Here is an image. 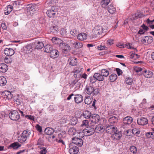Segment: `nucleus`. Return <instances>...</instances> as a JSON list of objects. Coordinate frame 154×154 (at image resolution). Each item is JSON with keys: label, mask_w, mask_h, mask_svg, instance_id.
<instances>
[{"label": "nucleus", "mask_w": 154, "mask_h": 154, "mask_svg": "<svg viewBox=\"0 0 154 154\" xmlns=\"http://www.w3.org/2000/svg\"><path fill=\"white\" fill-rule=\"evenodd\" d=\"M89 80L91 84H93L97 80L95 78V77H94V75L93 76L89 77Z\"/></svg>", "instance_id": "49530a36"}, {"label": "nucleus", "mask_w": 154, "mask_h": 154, "mask_svg": "<svg viewBox=\"0 0 154 154\" xmlns=\"http://www.w3.org/2000/svg\"><path fill=\"white\" fill-rule=\"evenodd\" d=\"M36 129L38 131L40 132H41L42 131V127L39 125H37L35 126Z\"/></svg>", "instance_id": "338daca9"}, {"label": "nucleus", "mask_w": 154, "mask_h": 154, "mask_svg": "<svg viewBox=\"0 0 154 154\" xmlns=\"http://www.w3.org/2000/svg\"><path fill=\"white\" fill-rule=\"evenodd\" d=\"M19 112L20 113L21 116H25V117L29 119V115L27 114V113L24 111V110L22 111L20 109H18Z\"/></svg>", "instance_id": "37998d69"}, {"label": "nucleus", "mask_w": 154, "mask_h": 154, "mask_svg": "<svg viewBox=\"0 0 154 154\" xmlns=\"http://www.w3.org/2000/svg\"><path fill=\"white\" fill-rule=\"evenodd\" d=\"M113 136L115 138L117 139H119L122 136L121 134L119 132H116L113 135Z\"/></svg>", "instance_id": "864d4df0"}, {"label": "nucleus", "mask_w": 154, "mask_h": 154, "mask_svg": "<svg viewBox=\"0 0 154 154\" xmlns=\"http://www.w3.org/2000/svg\"><path fill=\"white\" fill-rule=\"evenodd\" d=\"M91 116L90 119L92 122L96 124L99 122L100 116L98 114H92Z\"/></svg>", "instance_id": "4468645a"}, {"label": "nucleus", "mask_w": 154, "mask_h": 154, "mask_svg": "<svg viewBox=\"0 0 154 154\" xmlns=\"http://www.w3.org/2000/svg\"><path fill=\"white\" fill-rule=\"evenodd\" d=\"M82 115L86 119H90L91 116V112L88 111H85L84 112Z\"/></svg>", "instance_id": "473e14b6"}, {"label": "nucleus", "mask_w": 154, "mask_h": 154, "mask_svg": "<svg viewBox=\"0 0 154 154\" xmlns=\"http://www.w3.org/2000/svg\"><path fill=\"white\" fill-rule=\"evenodd\" d=\"M100 73L103 76L106 77H107L109 74V72L105 69H102L101 70Z\"/></svg>", "instance_id": "4c0bfd02"}, {"label": "nucleus", "mask_w": 154, "mask_h": 154, "mask_svg": "<svg viewBox=\"0 0 154 154\" xmlns=\"http://www.w3.org/2000/svg\"><path fill=\"white\" fill-rule=\"evenodd\" d=\"M142 74L145 77L147 78H150L153 75L152 72L148 70H143L142 72Z\"/></svg>", "instance_id": "f3484780"}, {"label": "nucleus", "mask_w": 154, "mask_h": 154, "mask_svg": "<svg viewBox=\"0 0 154 154\" xmlns=\"http://www.w3.org/2000/svg\"><path fill=\"white\" fill-rule=\"evenodd\" d=\"M114 40L113 39H109L107 40V43L108 45H112L114 43Z\"/></svg>", "instance_id": "0e129e2a"}, {"label": "nucleus", "mask_w": 154, "mask_h": 154, "mask_svg": "<svg viewBox=\"0 0 154 154\" xmlns=\"http://www.w3.org/2000/svg\"><path fill=\"white\" fill-rule=\"evenodd\" d=\"M10 119L13 121H17L20 118L19 112L16 110L11 111L9 114Z\"/></svg>", "instance_id": "7ed1b4c3"}, {"label": "nucleus", "mask_w": 154, "mask_h": 154, "mask_svg": "<svg viewBox=\"0 0 154 154\" xmlns=\"http://www.w3.org/2000/svg\"><path fill=\"white\" fill-rule=\"evenodd\" d=\"M60 33L63 36H66L67 35L66 29L64 28H62L60 31Z\"/></svg>", "instance_id": "de8ad7c7"}, {"label": "nucleus", "mask_w": 154, "mask_h": 154, "mask_svg": "<svg viewBox=\"0 0 154 154\" xmlns=\"http://www.w3.org/2000/svg\"><path fill=\"white\" fill-rule=\"evenodd\" d=\"M69 152L70 154H76L79 151V148L73 143H71L69 145Z\"/></svg>", "instance_id": "423d86ee"}, {"label": "nucleus", "mask_w": 154, "mask_h": 154, "mask_svg": "<svg viewBox=\"0 0 154 154\" xmlns=\"http://www.w3.org/2000/svg\"><path fill=\"white\" fill-rule=\"evenodd\" d=\"M153 41L152 36H147L143 37L141 40L142 42L145 45H148L151 43Z\"/></svg>", "instance_id": "0eeeda50"}, {"label": "nucleus", "mask_w": 154, "mask_h": 154, "mask_svg": "<svg viewBox=\"0 0 154 154\" xmlns=\"http://www.w3.org/2000/svg\"><path fill=\"white\" fill-rule=\"evenodd\" d=\"M92 101V99H91L89 96L86 97L85 100V103L87 104H90Z\"/></svg>", "instance_id": "79ce46f5"}, {"label": "nucleus", "mask_w": 154, "mask_h": 154, "mask_svg": "<svg viewBox=\"0 0 154 154\" xmlns=\"http://www.w3.org/2000/svg\"><path fill=\"white\" fill-rule=\"evenodd\" d=\"M29 135L28 130H25L22 134L18 137V140L20 143L24 142L26 140Z\"/></svg>", "instance_id": "39448f33"}, {"label": "nucleus", "mask_w": 154, "mask_h": 154, "mask_svg": "<svg viewBox=\"0 0 154 154\" xmlns=\"http://www.w3.org/2000/svg\"><path fill=\"white\" fill-rule=\"evenodd\" d=\"M78 33V31L75 29L72 30L70 32V34L74 36L76 35Z\"/></svg>", "instance_id": "8fccbe9b"}, {"label": "nucleus", "mask_w": 154, "mask_h": 154, "mask_svg": "<svg viewBox=\"0 0 154 154\" xmlns=\"http://www.w3.org/2000/svg\"><path fill=\"white\" fill-rule=\"evenodd\" d=\"M95 132L94 128L92 127H87L83 131L82 133H81L82 136H79L81 138L84 137V135L87 136H91Z\"/></svg>", "instance_id": "f03ea898"}, {"label": "nucleus", "mask_w": 154, "mask_h": 154, "mask_svg": "<svg viewBox=\"0 0 154 154\" xmlns=\"http://www.w3.org/2000/svg\"><path fill=\"white\" fill-rule=\"evenodd\" d=\"M126 83L128 85H131L132 84L133 82V79L130 77H128L126 79Z\"/></svg>", "instance_id": "a18cd8bd"}, {"label": "nucleus", "mask_w": 154, "mask_h": 154, "mask_svg": "<svg viewBox=\"0 0 154 154\" xmlns=\"http://www.w3.org/2000/svg\"><path fill=\"white\" fill-rule=\"evenodd\" d=\"M146 24L152 29H154V19H152L151 17H149L146 20H144Z\"/></svg>", "instance_id": "9b49d317"}, {"label": "nucleus", "mask_w": 154, "mask_h": 154, "mask_svg": "<svg viewBox=\"0 0 154 154\" xmlns=\"http://www.w3.org/2000/svg\"><path fill=\"white\" fill-rule=\"evenodd\" d=\"M68 61L70 65L74 66L76 65L77 62L76 59L74 57H72L68 60Z\"/></svg>", "instance_id": "f704fd0d"}, {"label": "nucleus", "mask_w": 154, "mask_h": 154, "mask_svg": "<svg viewBox=\"0 0 154 154\" xmlns=\"http://www.w3.org/2000/svg\"><path fill=\"white\" fill-rule=\"evenodd\" d=\"M143 16V15L141 12L140 11H137L133 16L132 19L134 20H135L138 18H141Z\"/></svg>", "instance_id": "412c9836"}, {"label": "nucleus", "mask_w": 154, "mask_h": 154, "mask_svg": "<svg viewBox=\"0 0 154 154\" xmlns=\"http://www.w3.org/2000/svg\"><path fill=\"white\" fill-rule=\"evenodd\" d=\"M77 122V119L75 117H73L70 119V123L71 125H75Z\"/></svg>", "instance_id": "c03bdc74"}, {"label": "nucleus", "mask_w": 154, "mask_h": 154, "mask_svg": "<svg viewBox=\"0 0 154 154\" xmlns=\"http://www.w3.org/2000/svg\"><path fill=\"white\" fill-rule=\"evenodd\" d=\"M98 49L99 50H106L107 48L105 46L99 45L97 47Z\"/></svg>", "instance_id": "13d9d810"}, {"label": "nucleus", "mask_w": 154, "mask_h": 154, "mask_svg": "<svg viewBox=\"0 0 154 154\" xmlns=\"http://www.w3.org/2000/svg\"><path fill=\"white\" fill-rule=\"evenodd\" d=\"M95 131L96 132H98V131H104L103 126V125L99 124L96 126L95 128L94 129Z\"/></svg>", "instance_id": "2f4dec72"}, {"label": "nucleus", "mask_w": 154, "mask_h": 154, "mask_svg": "<svg viewBox=\"0 0 154 154\" xmlns=\"http://www.w3.org/2000/svg\"><path fill=\"white\" fill-rule=\"evenodd\" d=\"M117 75L115 74H112L109 76V80L111 82L115 81L117 78Z\"/></svg>", "instance_id": "58836bf2"}, {"label": "nucleus", "mask_w": 154, "mask_h": 154, "mask_svg": "<svg viewBox=\"0 0 154 154\" xmlns=\"http://www.w3.org/2000/svg\"><path fill=\"white\" fill-rule=\"evenodd\" d=\"M137 122L138 124L140 125H144L148 123V120L145 118L141 117L137 119Z\"/></svg>", "instance_id": "f8f14e48"}, {"label": "nucleus", "mask_w": 154, "mask_h": 154, "mask_svg": "<svg viewBox=\"0 0 154 154\" xmlns=\"http://www.w3.org/2000/svg\"><path fill=\"white\" fill-rule=\"evenodd\" d=\"M8 69L7 65L5 63L0 64V72H5Z\"/></svg>", "instance_id": "5701e85b"}, {"label": "nucleus", "mask_w": 154, "mask_h": 154, "mask_svg": "<svg viewBox=\"0 0 154 154\" xmlns=\"http://www.w3.org/2000/svg\"><path fill=\"white\" fill-rule=\"evenodd\" d=\"M110 0H102L101 2L102 6L103 8H105L106 6L108 5Z\"/></svg>", "instance_id": "ea45409f"}, {"label": "nucleus", "mask_w": 154, "mask_h": 154, "mask_svg": "<svg viewBox=\"0 0 154 154\" xmlns=\"http://www.w3.org/2000/svg\"><path fill=\"white\" fill-rule=\"evenodd\" d=\"M142 28L140 29L139 30L138 33L140 34H144L147 31L148 29V27L146 26L144 24H143L141 26Z\"/></svg>", "instance_id": "6ab92c4d"}, {"label": "nucleus", "mask_w": 154, "mask_h": 154, "mask_svg": "<svg viewBox=\"0 0 154 154\" xmlns=\"http://www.w3.org/2000/svg\"><path fill=\"white\" fill-rule=\"evenodd\" d=\"M107 9L108 12L111 14H113L116 11L115 8L113 5H111L108 6Z\"/></svg>", "instance_id": "7c9ffc66"}, {"label": "nucleus", "mask_w": 154, "mask_h": 154, "mask_svg": "<svg viewBox=\"0 0 154 154\" xmlns=\"http://www.w3.org/2000/svg\"><path fill=\"white\" fill-rule=\"evenodd\" d=\"M89 121L87 120H84L82 122L81 126H82L88 127L89 126Z\"/></svg>", "instance_id": "603ef678"}, {"label": "nucleus", "mask_w": 154, "mask_h": 154, "mask_svg": "<svg viewBox=\"0 0 154 154\" xmlns=\"http://www.w3.org/2000/svg\"><path fill=\"white\" fill-rule=\"evenodd\" d=\"M7 83L6 79L3 76L0 77V85L1 86H5Z\"/></svg>", "instance_id": "e433bc0d"}, {"label": "nucleus", "mask_w": 154, "mask_h": 154, "mask_svg": "<svg viewBox=\"0 0 154 154\" xmlns=\"http://www.w3.org/2000/svg\"><path fill=\"white\" fill-rule=\"evenodd\" d=\"M72 44L76 48H81L83 46L82 44L79 42L73 41L72 42Z\"/></svg>", "instance_id": "cd10ccee"}, {"label": "nucleus", "mask_w": 154, "mask_h": 154, "mask_svg": "<svg viewBox=\"0 0 154 154\" xmlns=\"http://www.w3.org/2000/svg\"><path fill=\"white\" fill-rule=\"evenodd\" d=\"M50 53V57L53 58H55L58 57V51L57 50H52Z\"/></svg>", "instance_id": "a878e982"}, {"label": "nucleus", "mask_w": 154, "mask_h": 154, "mask_svg": "<svg viewBox=\"0 0 154 154\" xmlns=\"http://www.w3.org/2000/svg\"><path fill=\"white\" fill-rule=\"evenodd\" d=\"M75 102L77 103H81L83 101V97L80 94H76L74 98Z\"/></svg>", "instance_id": "a211bd4d"}, {"label": "nucleus", "mask_w": 154, "mask_h": 154, "mask_svg": "<svg viewBox=\"0 0 154 154\" xmlns=\"http://www.w3.org/2000/svg\"><path fill=\"white\" fill-rule=\"evenodd\" d=\"M4 61L6 63H9L11 62V60L10 58H8L6 57L4 59Z\"/></svg>", "instance_id": "e2e57ef3"}, {"label": "nucleus", "mask_w": 154, "mask_h": 154, "mask_svg": "<svg viewBox=\"0 0 154 154\" xmlns=\"http://www.w3.org/2000/svg\"><path fill=\"white\" fill-rule=\"evenodd\" d=\"M72 143L75 145H76L79 146H81L83 144V140L79 138H72Z\"/></svg>", "instance_id": "9d476101"}, {"label": "nucleus", "mask_w": 154, "mask_h": 154, "mask_svg": "<svg viewBox=\"0 0 154 154\" xmlns=\"http://www.w3.org/2000/svg\"><path fill=\"white\" fill-rule=\"evenodd\" d=\"M59 46L61 49L63 50L64 52H65L70 49V46L65 43H60Z\"/></svg>", "instance_id": "2eb2a0df"}, {"label": "nucleus", "mask_w": 154, "mask_h": 154, "mask_svg": "<svg viewBox=\"0 0 154 154\" xmlns=\"http://www.w3.org/2000/svg\"><path fill=\"white\" fill-rule=\"evenodd\" d=\"M35 11V6L32 4H29V15H32L34 14Z\"/></svg>", "instance_id": "72a5a7b5"}, {"label": "nucleus", "mask_w": 154, "mask_h": 154, "mask_svg": "<svg viewBox=\"0 0 154 154\" xmlns=\"http://www.w3.org/2000/svg\"><path fill=\"white\" fill-rule=\"evenodd\" d=\"M112 125H108L106 128V131L109 133L111 134V131H112Z\"/></svg>", "instance_id": "5fc2aeb1"}, {"label": "nucleus", "mask_w": 154, "mask_h": 154, "mask_svg": "<svg viewBox=\"0 0 154 154\" xmlns=\"http://www.w3.org/2000/svg\"><path fill=\"white\" fill-rule=\"evenodd\" d=\"M94 77L97 80L99 81H102L104 80L103 76L101 73H96L94 74Z\"/></svg>", "instance_id": "b1692460"}, {"label": "nucleus", "mask_w": 154, "mask_h": 154, "mask_svg": "<svg viewBox=\"0 0 154 154\" xmlns=\"http://www.w3.org/2000/svg\"><path fill=\"white\" fill-rule=\"evenodd\" d=\"M132 45H133L132 44H131L129 43H128L126 44L125 46V47L127 48L132 49L134 48Z\"/></svg>", "instance_id": "680f3d73"}, {"label": "nucleus", "mask_w": 154, "mask_h": 154, "mask_svg": "<svg viewBox=\"0 0 154 154\" xmlns=\"http://www.w3.org/2000/svg\"><path fill=\"white\" fill-rule=\"evenodd\" d=\"M146 136L148 138H153L154 137V132H148L146 134Z\"/></svg>", "instance_id": "3c124183"}, {"label": "nucleus", "mask_w": 154, "mask_h": 154, "mask_svg": "<svg viewBox=\"0 0 154 154\" xmlns=\"http://www.w3.org/2000/svg\"><path fill=\"white\" fill-rule=\"evenodd\" d=\"M130 151L133 154L135 153L137 151V148L134 146H131L130 147Z\"/></svg>", "instance_id": "09e8293b"}, {"label": "nucleus", "mask_w": 154, "mask_h": 154, "mask_svg": "<svg viewBox=\"0 0 154 154\" xmlns=\"http://www.w3.org/2000/svg\"><path fill=\"white\" fill-rule=\"evenodd\" d=\"M21 145L17 142H14L11 144L9 146V148H13L14 149H17L20 147Z\"/></svg>", "instance_id": "bb28decb"}, {"label": "nucleus", "mask_w": 154, "mask_h": 154, "mask_svg": "<svg viewBox=\"0 0 154 154\" xmlns=\"http://www.w3.org/2000/svg\"><path fill=\"white\" fill-rule=\"evenodd\" d=\"M117 132V128L116 127L112 126V131H111V134L114 135L116 132Z\"/></svg>", "instance_id": "4d7b16f0"}, {"label": "nucleus", "mask_w": 154, "mask_h": 154, "mask_svg": "<svg viewBox=\"0 0 154 154\" xmlns=\"http://www.w3.org/2000/svg\"><path fill=\"white\" fill-rule=\"evenodd\" d=\"M52 50V46L49 45L47 44L44 47V51L46 53H50Z\"/></svg>", "instance_id": "c756f323"}, {"label": "nucleus", "mask_w": 154, "mask_h": 154, "mask_svg": "<svg viewBox=\"0 0 154 154\" xmlns=\"http://www.w3.org/2000/svg\"><path fill=\"white\" fill-rule=\"evenodd\" d=\"M44 142L41 138H39L37 144L38 145H43Z\"/></svg>", "instance_id": "774afa93"}, {"label": "nucleus", "mask_w": 154, "mask_h": 154, "mask_svg": "<svg viewBox=\"0 0 154 154\" xmlns=\"http://www.w3.org/2000/svg\"><path fill=\"white\" fill-rule=\"evenodd\" d=\"M85 91L88 94L92 95L93 96L97 95L99 92L97 90L95 89L93 86L90 85L86 86Z\"/></svg>", "instance_id": "f257e3e1"}, {"label": "nucleus", "mask_w": 154, "mask_h": 154, "mask_svg": "<svg viewBox=\"0 0 154 154\" xmlns=\"http://www.w3.org/2000/svg\"><path fill=\"white\" fill-rule=\"evenodd\" d=\"M103 29V28L102 26H97L94 27L92 31L94 34L96 35H98L102 33Z\"/></svg>", "instance_id": "6e6552de"}, {"label": "nucleus", "mask_w": 154, "mask_h": 154, "mask_svg": "<svg viewBox=\"0 0 154 154\" xmlns=\"http://www.w3.org/2000/svg\"><path fill=\"white\" fill-rule=\"evenodd\" d=\"M133 121V119L130 116H127L124 118L123 121V123L125 125H129Z\"/></svg>", "instance_id": "aec40b11"}, {"label": "nucleus", "mask_w": 154, "mask_h": 154, "mask_svg": "<svg viewBox=\"0 0 154 154\" xmlns=\"http://www.w3.org/2000/svg\"><path fill=\"white\" fill-rule=\"evenodd\" d=\"M14 101L16 103V104L17 105L20 104L21 102V100L18 98H14Z\"/></svg>", "instance_id": "bf43d9fd"}, {"label": "nucleus", "mask_w": 154, "mask_h": 154, "mask_svg": "<svg viewBox=\"0 0 154 154\" xmlns=\"http://www.w3.org/2000/svg\"><path fill=\"white\" fill-rule=\"evenodd\" d=\"M13 7L11 5H8L6 8L5 10V15H7L12 11Z\"/></svg>", "instance_id": "c9c22d12"}, {"label": "nucleus", "mask_w": 154, "mask_h": 154, "mask_svg": "<svg viewBox=\"0 0 154 154\" xmlns=\"http://www.w3.org/2000/svg\"><path fill=\"white\" fill-rule=\"evenodd\" d=\"M28 47L29 46L28 45L27 46L24 47L22 51L25 54L27 55L28 56V53H29Z\"/></svg>", "instance_id": "a19ab883"}, {"label": "nucleus", "mask_w": 154, "mask_h": 154, "mask_svg": "<svg viewBox=\"0 0 154 154\" xmlns=\"http://www.w3.org/2000/svg\"><path fill=\"white\" fill-rule=\"evenodd\" d=\"M82 69V68H77L74 71L75 74L74 75V76L75 77H77V74H78L80 72Z\"/></svg>", "instance_id": "6e6d98bb"}, {"label": "nucleus", "mask_w": 154, "mask_h": 154, "mask_svg": "<svg viewBox=\"0 0 154 154\" xmlns=\"http://www.w3.org/2000/svg\"><path fill=\"white\" fill-rule=\"evenodd\" d=\"M30 46L31 47V49L32 48L40 49L42 48L44 46V44L42 42H38L37 44L36 42L32 43L31 44Z\"/></svg>", "instance_id": "1a4fd4ad"}, {"label": "nucleus", "mask_w": 154, "mask_h": 154, "mask_svg": "<svg viewBox=\"0 0 154 154\" xmlns=\"http://www.w3.org/2000/svg\"><path fill=\"white\" fill-rule=\"evenodd\" d=\"M54 132V130L52 128H47L45 129V133L48 135L52 134Z\"/></svg>", "instance_id": "c85d7f7f"}, {"label": "nucleus", "mask_w": 154, "mask_h": 154, "mask_svg": "<svg viewBox=\"0 0 154 154\" xmlns=\"http://www.w3.org/2000/svg\"><path fill=\"white\" fill-rule=\"evenodd\" d=\"M87 35L85 33H81L78 34V39L80 41H84L87 38Z\"/></svg>", "instance_id": "4be33fe9"}, {"label": "nucleus", "mask_w": 154, "mask_h": 154, "mask_svg": "<svg viewBox=\"0 0 154 154\" xmlns=\"http://www.w3.org/2000/svg\"><path fill=\"white\" fill-rule=\"evenodd\" d=\"M140 131L137 130L133 129L132 132L133 134H135L136 136H137L140 133Z\"/></svg>", "instance_id": "052dcab7"}, {"label": "nucleus", "mask_w": 154, "mask_h": 154, "mask_svg": "<svg viewBox=\"0 0 154 154\" xmlns=\"http://www.w3.org/2000/svg\"><path fill=\"white\" fill-rule=\"evenodd\" d=\"M4 53L7 56H11L14 54V51L11 48H7L5 49Z\"/></svg>", "instance_id": "dca6fc26"}, {"label": "nucleus", "mask_w": 154, "mask_h": 154, "mask_svg": "<svg viewBox=\"0 0 154 154\" xmlns=\"http://www.w3.org/2000/svg\"><path fill=\"white\" fill-rule=\"evenodd\" d=\"M46 13L49 17H54L57 14V10L56 7H52L50 10H48Z\"/></svg>", "instance_id": "20e7f679"}, {"label": "nucleus", "mask_w": 154, "mask_h": 154, "mask_svg": "<svg viewBox=\"0 0 154 154\" xmlns=\"http://www.w3.org/2000/svg\"><path fill=\"white\" fill-rule=\"evenodd\" d=\"M118 117L113 116L110 118L109 119V122L112 124H115L118 122Z\"/></svg>", "instance_id": "393cba45"}, {"label": "nucleus", "mask_w": 154, "mask_h": 154, "mask_svg": "<svg viewBox=\"0 0 154 154\" xmlns=\"http://www.w3.org/2000/svg\"><path fill=\"white\" fill-rule=\"evenodd\" d=\"M41 149L40 154H46L47 151L45 148L43 147Z\"/></svg>", "instance_id": "69168bd1"}, {"label": "nucleus", "mask_w": 154, "mask_h": 154, "mask_svg": "<svg viewBox=\"0 0 154 154\" xmlns=\"http://www.w3.org/2000/svg\"><path fill=\"white\" fill-rule=\"evenodd\" d=\"M2 95L4 98H6L8 100L11 99L13 96L10 92L7 91L3 92Z\"/></svg>", "instance_id": "ddd939ff"}]
</instances>
